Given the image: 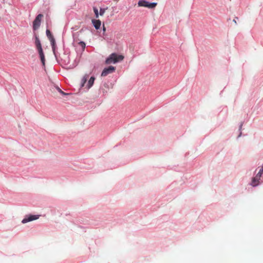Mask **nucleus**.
Here are the masks:
<instances>
[{
  "label": "nucleus",
  "instance_id": "39448f33",
  "mask_svg": "<svg viewBox=\"0 0 263 263\" xmlns=\"http://www.w3.org/2000/svg\"><path fill=\"white\" fill-rule=\"evenodd\" d=\"M40 215H32V214L26 215L24 216V218L22 220L21 222L23 224H25L27 222L32 221L33 220H37L40 218Z\"/></svg>",
  "mask_w": 263,
  "mask_h": 263
},
{
  "label": "nucleus",
  "instance_id": "7ed1b4c3",
  "mask_svg": "<svg viewBox=\"0 0 263 263\" xmlns=\"http://www.w3.org/2000/svg\"><path fill=\"white\" fill-rule=\"evenodd\" d=\"M124 59V57L122 55H119L116 53L110 54L105 60L106 64H116L121 61Z\"/></svg>",
  "mask_w": 263,
  "mask_h": 263
},
{
  "label": "nucleus",
  "instance_id": "f03ea898",
  "mask_svg": "<svg viewBox=\"0 0 263 263\" xmlns=\"http://www.w3.org/2000/svg\"><path fill=\"white\" fill-rule=\"evenodd\" d=\"M263 182V165L258 172L253 177L250 184L253 187H256Z\"/></svg>",
  "mask_w": 263,
  "mask_h": 263
},
{
  "label": "nucleus",
  "instance_id": "a211bd4d",
  "mask_svg": "<svg viewBox=\"0 0 263 263\" xmlns=\"http://www.w3.org/2000/svg\"><path fill=\"white\" fill-rule=\"evenodd\" d=\"M57 90H58V91H59L60 93H61L62 95H64V96H65V95H67V93H65V92H64V91H62V90H61V89H60L58 86H57Z\"/></svg>",
  "mask_w": 263,
  "mask_h": 263
},
{
  "label": "nucleus",
  "instance_id": "6e6552de",
  "mask_svg": "<svg viewBox=\"0 0 263 263\" xmlns=\"http://www.w3.org/2000/svg\"><path fill=\"white\" fill-rule=\"evenodd\" d=\"M116 70V68L115 67L112 66H109V67L107 68H105L102 73H101V76L102 77H106L108 74L114 72Z\"/></svg>",
  "mask_w": 263,
  "mask_h": 263
},
{
  "label": "nucleus",
  "instance_id": "f8f14e48",
  "mask_svg": "<svg viewBox=\"0 0 263 263\" xmlns=\"http://www.w3.org/2000/svg\"><path fill=\"white\" fill-rule=\"evenodd\" d=\"M88 77H89V74H85L83 77L82 78V80H81V84H80V87L81 88H82L84 86L85 83H86L87 82V80L88 78Z\"/></svg>",
  "mask_w": 263,
  "mask_h": 263
},
{
  "label": "nucleus",
  "instance_id": "dca6fc26",
  "mask_svg": "<svg viewBox=\"0 0 263 263\" xmlns=\"http://www.w3.org/2000/svg\"><path fill=\"white\" fill-rule=\"evenodd\" d=\"M79 45L81 47L82 50L84 51L86 47L85 43L83 41H80L79 42Z\"/></svg>",
  "mask_w": 263,
  "mask_h": 263
},
{
  "label": "nucleus",
  "instance_id": "aec40b11",
  "mask_svg": "<svg viewBox=\"0 0 263 263\" xmlns=\"http://www.w3.org/2000/svg\"><path fill=\"white\" fill-rule=\"evenodd\" d=\"M235 24H236V21L235 19H234L233 21Z\"/></svg>",
  "mask_w": 263,
  "mask_h": 263
},
{
  "label": "nucleus",
  "instance_id": "9d476101",
  "mask_svg": "<svg viewBox=\"0 0 263 263\" xmlns=\"http://www.w3.org/2000/svg\"><path fill=\"white\" fill-rule=\"evenodd\" d=\"M95 80V77L91 76L90 78V79H89V80L87 82V84L86 85L87 90H88L92 86V85H93Z\"/></svg>",
  "mask_w": 263,
  "mask_h": 263
},
{
  "label": "nucleus",
  "instance_id": "2eb2a0df",
  "mask_svg": "<svg viewBox=\"0 0 263 263\" xmlns=\"http://www.w3.org/2000/svg\"><path fill=\"white\" fill-rule=\"evenodd\" d=\"M108 9V7L101 8L100 9L99 14L101 16L103 15L105 11Z\"/></svg>",
  "mask_w": 263,
  "mask_h": 263
},
{
  "label": "nucleus",
  "instance_id": "9b49d317",
  "mask_svg": "<svg viewBox=\"0 0 263 263\" xmlns=\"http://www.w3.org/2000/svg\"><path fill=\"white\" fill-rule=\"evenodd\" d=\"M92 23L96 29L98 30L100 28L101 22L99 20H92Z\"/></svg>",
  "mask_w": 263,
  "mask_h": 263
},
{
  "label": "nucleus",
  "instance_id": "f3484780",
  "mask_svg": "<svg viewBox=\"0 0 263 263\" xmlns=\"http://www.w3.org/2000/svg\"><path fill=\"white\" fill-rule=\"evenodd\" d=\"M93 12L95 13L96 17V18H98L99 17V13L98 12V9H97V7H93Z\"/></svg>",
  "mask_w": 263,
  "mask_h": 263
},
{
  "label": "nucleus",
  "instance_id": "6ab92c4d",
  "mask_svg": "<svg viewBox=\"0 0 263 263\" xmlns=\"http://www.w3.org/2000/svg\"><path fill=\"white\" fill-rule=\"evenodd\" d=\"M103 32H105V30H106L105 28L104 27V26L103 27Z\"/></svg>",
  "mask_w": 263,
  "mask_h": 263
},
{
  "label": "nucleus",
  "instance_id": "f257e3e1",
  "mask_svg": "<svg viewBox=\"0 0 263 263\" xmlns=\"http://www.w3.org/2000/svg\"><path fill=\"white\" fill-rule=\"evenodd\" d=\"M57 62L62 66H66L68 68H72L75 65L70 64V57L69 52L64 51L62 54H59L57 51L52 50Z\"/></svg>",
  "mask_w": 263,
  "mask_h": 263
},
{
  "label": "nucleus",
  "instance_id": "4468645a",
  "mask_svg": "<svg viewBox=\"0 0 263 263\" xmlns=\"http://www.w3.org/2000/svg\"><path fill=\"white\" fill-rule=\"evenodd\" d=\"M242 126H243V122H241L239 126L238 131L239 132V134L237 138V139L240 138L242 136V132L241 131H242Z\"/></svg>",
  "mask_w": 263,
  "mask_h": 263
},
{
  "label": "nucleus",
  "instance_id": "ddd939ff",
  "mask_svg": "<svg viewBox=\"0 0 263 263\" xmlns=\"http://www.w3.org/2000/svg\"><path fill=\"white\" fill-rule=\"evenodd\" d=\"M35 44L37 49L42 48L40 39L36 35H35Z\"/></svg>",
  "mask_w": 263,
  "mask_h": 263
},
{
  "label": "nucleus",
  "instance_id": "0eeeda50",
  "mask_svg": "<svg viewBox=\"0 0 263 263\" xmlns=\"http://www.w3.org/2000/svg\"><path fill=\"white\" fill-rule=\"evenodd\" d=\"M46 35L50 40L52 50H55L57 48L55 41L49 30L47 29L46 31Z\"/></svg>",
  "mask_w": 263,
  "mask_h": 263
},
{
  "label": "nucleus",
  "instance_id": "423d86ee",
  "mask_svg": "<svg viewBox=\"0 0 263 263\" xmlns=\"http://www.w3.org/2000/svg\"><path fill=\"white\" fill-rule=\"evenodd\" d=\"M43 17V15L42 14H39L36 16L33 22V30L34 31H35L39 28Z\"/></svg>",
  "mask_w": 263,
  "mask_h": 263
},
{
  "label": "nucleus",
  "instance_id": "20e7f679",
  "mask_svg": "<svg viewBox=\"0 0 263 263\" xmlns=\"http://www.w3.org/2000/svg\"><path fill=\"white\" fill-rule=\"evenodd\" d=\"M138 5L140 7H146L149 9L154 8L157 5V3H149L145 0H140L138 3Z\"/></svg>",
  "mask_w": 263,
  "mask_h": 263
},
{
  "label": "nucleus",
  "instance_id": "1a4fd4ad",
  "mask_svg": "<svg viewBox=\"0 0 263 263\" xmlns=\"http://www.w3.org/2000/svg\"><path fill=\"white\" fill-rule=\"evenodd\" d=\"M39 54L41 60V62L42 63V65L43 66H45V58L44 56V54L42 49V48H40L37 49Z\"/></svg>",
  "mask_w": 263,
  "mask_h": 263
}]
</instances>
